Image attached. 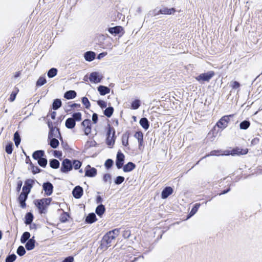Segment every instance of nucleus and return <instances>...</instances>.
<instances>
[{"mask_svg": "<svg viewBox=\"0 0 262 262\" xmlns=\"http://www.w3.org/2000/svg\"><path fill=\"white\" fill-rule=\"evenodd\" d=\"M97 90L101 96H104L110 92V89L108 87L102 85L98 86Z\"/></svg>", "mask_w": 262, "mask_h": 262, "instance_id": "obj_23", "label": "nucleus"}, {"mask_svg": "<svg viewBox=\"0 0 262 262\" xmlns=\"http://www.w3.org/2000/svg\"><path fill=\"white\" fill-rule=\"evenodd\" d=\"M105 211L104 205L102 204H99L96 208V213L100 217H101Z\"/></svg>", "mask_w": 262, "mask_h": 262, "instance_id": "obj_30", "label": "nucleus"}, {"mask_svg": "<svg viewBox=\"0 0 262 262\" xmlns=\"http://www.w3.org/2000/svg\"><path fill=\"white\" fill-rule=\"evenodd\" d=\"M200 205H201L200 203H196L193 205L192 208L191 209L190 212H189V213L188 214V217L193 216V215H194L196 213V212L198 211Z\"/></svg>", "mask_w": 262, "mask_h": 262, "instance_id": "obj_37", "label": "nucleus"}, {"mask_svg": "<svg viewBox=\"0 0 262 262\" xmlns=\"http://www.w3.org/2000/svg\"><path fill=\"white\" fill-rule=\"evenodd\" d=\"M121 229L116 228L105 233L100 241L99 248L105 251L111 247L112 243L114 242L115 238L119 235Z\"/></svg>", "mask_w": 262, "mask_h": 262, "instance_id": "obj_1", "label": "nucleus"}, {"mask_svg": "<svg viewBox=\"0 0 262 262\" xmlns=\"http://www.w3.org/2000/svg\"><path fill=\"white\" fill-rule=\"evenodd\" d=\"M124 180L123 176H117L114 180V183L116 185H120L124 182Z\"/></svg>", "mask_w": 262, "mask_h": 262, "instance_id": "obj_54", "label": "nucleus"}, {"mask_svg": "<svg viewBox=\"0 0 262 262\" xmlns=\"http://www.w3.org/2000/svg\"><path fill=\"white\" fill-rule=\"evenodd\" d=\"M53 155L55 157L60 159L62 156V152L59 150H54L53 152Z\"/></svg>", "mask_w": 262, "mask_h": 262, "instance_id": "obj_62", "label": "nucleus"}, {"mask_svg": "<svg viewBox=\"0 0 262 262\" xmlns=\"http://www.w3.org/2000/svg\"><path fill=\"white\" fill-rule=\"evenodd\" d=\"M83 193V189L82 187L78 185L75 186L72 190V194L74 198L79 199L81 198Z\"/></svg>", "mask_w": 262, "mask_h": 262, "instance_id": "obj_16", "label": "nucleus"}, {"mask_svg": "<svg viewBox=\"0 0 262 262\" xmlns=\"http://www.w3.org/2000/svg\"><path fill=\"white\" fill-rule=\"evenodd\" d=\"M81 102L86 108L89 109L90 107L91 103L86 97H83L81 99Z\"/></svg>", "mask_w": 262, "mask_h": 262, "instance_id": "obj_47", "label": "nucleus"}, {"mask_svg": "<svg viewBox=\"0 0 262 262\" xmlns=\"http://www.w3.org/2000/svg\"><path fill=\"white\" fill-rule=\"evenodd\" d=\"M71 118H73L75 122L80 121L82 119V114L80 112L74 113Z\"/></svg>", "mask_w": 262, "mask_h": 262, "instance_id": "obj_45", "label": "nucleus"}, {"mask_svg": "<svg viewBox=\"0 0 262 262\" xmlns=\"http://www.w3.org/2000/svg\"><path fill=\"white\" fill-rule=\"evenodd\" d=\"M34 219V216L32 212H27L25 216V223L28 225L32 223Z\"/></svg>", "mask_w": 262, "mask_h": 262, "instance_id": "obj_31", "label": "nucleus"}, {"mask_svg": "<svg viewBox=\"0 0 262 262\" xmlns=\"http://www.w3.org/2000/svg\"><path fill=\"white\" fill-rule=\"evenodd\" d=\"M25 247L28 251L32 250L35 247V240L34 239V236L30 238L28 241L26 242Z\"/></svg>", "mask_w": 262, "mask_h": 262, "instance_id": "obj_24", "label": "nucleus"}, {"mask_svg": "<svg viewBox=\"0 0 262 262\" xmlns=\"http://www.w3.org/2000/svg\"><path fill=\"white\" fill-rule=\"evenodd\" d=\"M28 194H27L24 192H21L18 198V200L20 204V206L23 208H24L26 207V201L28 198Z\"/></svg>", "mask_w": 262, "mask_h": 262, "instance_id": "obj_18", "label": "nucleus"}, {"mask_svg": "<svg viewBox=\"0 0 262 262\" xmlns=\"http://www.w3.org/2000/svg\"><path fill=\"white\" fill-rule=\"evenodd\" d=\"M72 169V160L67 158L63 160L61 163L60 171L63 173H67L71 171Z\"/></svg>", "mask_w": 262, "mask_h": 262, "instance_id": "obj_5", "label": "nucleus"}, {"mask_svg": "<svg viewBox=\"0 0 262 262\" xmlns=\"http://www.w3.org/2000/svg\"><path fill=\"white\" fill-rule=\"evenodd\" d=\"M114 111V109L113 106H108V107H106L103 111V114L107 117L110 118L112 116Z\"/></svg>", "mask_w": 262, "mask_h": 262, "instance_id": "obj_35", "label": "nucleus"}, {"mask_svg": "<svg viewBox=\"0 0 262 262\" xmlns=\"http://www.w3.org/2000/svg\"><path fill=\"white\" fill-rule=\"evenodd\" d=\"M13 144L12 142H8L5 146V151L7 154L10 155L13 151Z\"/></svg>", "mask_w": 262, "mask_h": 262, "instance_id": "obj_41", "label": "nucleus"}, {"mask_svg": "<svg viewBox=\"0 0 262 262\" xmlns=\"http://www.w3.org/2000/svg\"><path fill=\"white\" fill-rule=\"evenodd\" d=\"M84 57L87 61H92L96 57V53L93 51H87L84 54Z\"/></svg>", "mask_w": 262, "mask_h": 262, "instance_id": "obj_20", "label": "nucleus"}, {"mask_svg": "<svg viewBox=\"0 0 262 262\" xmlns=\"http://www.w3.org/2000/svg\"><path fill=\"white\" fill-rule=\"evenodd\" d=\"M37 163L40 166L45 168L46 167V166L47 165L48 160L45 156V157H43L42 158L38 159L37 160Z\"/></svg>", "mask_w": 262, "mask_h": 262, "instance_id": "obj_40", "label": "nucleus"}, {"mask_svg": "<svg viewBox=\"0 0 262 262\" xmlns=\"http://www.w3.org/2000/svg\"><path fill=\"white\" fill-rule=\"evenodd\" d=\"M30 167L32 169V172L34 174L39 173L41 171V169L38 166H34L33 164H31Z\"/></svg>", "mask_w": 262, "mask_h": 262, "instance_id": "obj_53", "label": "nucleus"}, {"mask_svg": "<svg viewBox=\"0 0 262 262\" xmlns=\"http://www.w3.org/2000/svg\"><path fill=\"white\" fill-rule=\"evenodd\" d=\"M69 217L68 213L64 212L60 216V221L61 223H66L68 221Z\"/></svg>", "mask_w": 262, "mask_h": 262, "instance_id": "obj_52", "label": "nucleus"}, {"mask_svg": "<svg viewBox=\"0 0 262 262\" xmlns=\"http://www.w3.org/2000/svg\"><path fill=\"white\" fill-rule=\"evenodd\" d=\"M13 141L15 143L16 146L18 147L21 142V138L18 131H16L14 134Z\"/></svg>", "mask_w": 262, "mask_h": 262, "instance_id": "obj_36", "label": "nucleus"}, {"mask_svg": "<svg viewBox=\"0 0 262 262\" xmlns=\"http://www.w3.org/2000/svg\"><path fill=\"white\" fill-rule=\"evenodd\" d=\"M45 157V151L43 150H37L33 152L32 154V158L36 160Z\"/></svg>", "mask_w": 262, "mask_h": 262, "instance_id": "obj_26", "label": "nucleus"}, {"mask_svg": "<svg viewBox=\"0 0 262 262\" xmlns=\"http://www.w3.org/2000/svg\"><path fill=\"white\" fill-rule=\"evenodd\" d=\"M248 149L247 148L243 149L238 147H236L230 151H228V153L227 155H231L232 156H240L246 155L248 153Z\"/></svg>", "mask_w": 262, "mask_h": 262, "instance_id": "obj_9", "label": "nucleus"}, {"mask_svg": "<svg viewBox=\"0 0 262 262\" xmlns=\"http://www.w3.org/2000/svg\"><path fill=\"white\" fill-rule=\"evenodd\" d=\"M34 182L35 181L33 179H27L25 181V184L24 186L23 187V190L21 192H24L27 194H28L30 192L31 189L32 188Z\"/></svg>", "mask_w": 262, "mask_h": 262, "instance_id": "obj_7", "label": "nucleus"}, {"mask_svg": "<svg viewBox=\"0 0 262 262\" xmlns=\"http://www.w3.org/2000/svg\"><path fill=\"white\" fill-rule=\"evenodd\" d=\"M240 85V83L237 81H234L231 84V86L233 89H236L238 88Z\"/></svg>", "mask_w": 262, "mask_h": 262, "instance_id": "obj_63", "label": "nucleus"}, {"mask_svg": "<svg viewBox=\"0 0 262 262\" xmlns=\"http://www.w3.org/2000/svg\"><path fill=\"white\" fill-rule=\"evenodd\" d=\"M97 221L96 214L94 213H89L85 219V223L92 224Z\"/></svg>", "mask_w": 262, "mask_h": 262, "instance_id": "obj_25", "label": "nucleus"}, {"mask_svg": "<svg viewBox=\"0 0 262 262\" xmlns=\"http://www.w3.org/2000/svg\"><path fill=\"white\" fill-rule=\"evenodd\" d=\"M76 125V122L73 118H68L65 122V126L68 129H73Z\"/></svg>", "mask_w": 262, "mask_h": 262, "instance_id": "obj_29", "label": "nucleus"}, {"mask_svg": "<svg viewBox=\"0 0 262 262\" xmlns=\"http://www.w3.org/2000/svg\"><path fill=\"white\" fill-rule=\"evenodd\" d=\"M26 252V250L23 246H19L16 251L17 254L20 256L24 255Z\"/></svg>", "mask_w": 262, "mask_h": 262, "instance_id": "obj_49", "label": "nucleus"}, {"mask_svg": "<svg viewBox=\"0 0 262 262\" xmlns=\"http://www.w3.org/2000/svg\"><path fill=\"white\" fill-rule=\"evenodd\" d=\"M56 127L51 128V129L49 130V134H48V138L51 137H56L58 136V134L56 132Z\"/></svg>", "mask_w": 262, "mask_h": 262, "instance_id": "obj_50", "label": "nucleus"}, {"mask_svg": "<svg viewBox=\"0 0 262 262\" xmlns=\"http://www.w3.org/2000/svg\"><path fill=\"white\" fill-rule=\"evenodd\" d=\"M77 96L76 92L74 90L67 91L64 94V98L70 100L75 98Z\"/></svg>", "mask_w": 262, "mask_h": 262, "instance_id": "obj_27", "label": "nucleus"}, {"mask_svg": "<svg viewBox=\"0 0 262 262\" xmlns=\"http://www.w3.org/2000/svg\"><path fill=\"white\" fill-rule=\"evenodd\" d=\"M103 181L104 182H109L110 184L112 183V176L110 173H105L103 175Z\"/></svg>", "mask_w": 262, "mask_h": 262, "instance_id": "obj_55", "label": "nucleus"}, {"mask_svg": "<svg viewBox=\"0 0 262 262\" xmlns=\"http://www.w3.org/2000/svg\"><path fill=\"white\" fill-rule=\"evenodd\" d=\"M50 166L53 169H57L59 167L60 163L56 159H52L49 161Z\"/></svg>", "mask_w": 262, "mask_h": 262, "instance_id": "obj_33", "label": "nucleus"}, {"mask_svg": "<svg viewBox=\"0 0 262 262\" xmlns=\"http://www.w3.org/2000/svg\"><path fill=\"white\" fill-rule=\"evenodd\" d=\"M130 231L129 230H126L123 232L122 236L124 238H128L130 236Z\"/></svg>", "mask_w": 262, "mask_h": 262, "instance_id": "obj_59", "label": "nucleus"}, {"mask_svg": "<svg viewBox=\"0 0 262 262\" xmlns=\"http://www.w3.org/2000/svg\"><path fill=\"white\" fill-rule=\"evenodd\" d=\"M215 73L212 71H208L207 73L200 74L195 77V79L200 83L205 81L208 82L214 76Z\"/></svg>", "mask_w": 262, "mask_h": 262, "instance_id": "obj_3", "label": "nucleus"}, {"mask_svg": "<svg viewBox=\"0 0 262 262\" xmlns=\"http://www.w3.org/2000/svg\"><path fill=\"white\" fill-rule=\"evenodd\" d=\"M108 31L110 34L115 36L119 35V36H121L124 34L123 29L120 26L108 28Z\"/></svg>", "mask_w": 262, "mask_h": 262, "instance_id": "obj_8", "label": "nucleus"}, {"mask_svg": "<svg viewBox=\"0 0 262 262\" xmlns=\"http://www.w3.org/2000/svg\"><path fill=\"white\" fill-rule=\"evenodd\" d=\"M97 104L102 108H106L107 106V103L104 100H99L97 102Z\"/></svg>", "mask_w": 262, "mask_h": 262, "instance_id": "obj_57", "label": "nucleus"}, {"mask_svg": "<svg viewBox=\"0 0 262 262\" xmlns=\"http://www.w3.org/2000/svg\"><path fill=\"white\" fill-rule=\"evenodd\" d=\"M102 79V76H100L97 72H92L89 76L90 81L95 83L100 82Z\"/></svg>", "mask_w": 262, "mask_h": 262, "instance_id": "obj_14", "label": "nucleus"}, {"mask_svg": "<svg viewBox=\"0 0 262 262\" xmlns=\"http://www.w3.org/2000/svg\"><path fill=\"white\" fill-rule=\"evenodd\" d=\"M17 256L15 254H9L6 257L5 262H14Z\"/></svg>", "mask_w": 262, "mask_h": 262, "instance_id": "obj_48", "label": "nucleus"}, {"mask_svg": "<svg viewBox=\"0 0 262 262\" xmlns=\"http://www.w3.org/2000/svg\"><path fill=\"white\" fill-rule=\"evenodd\" d=\"M97 143L95 141H88L86 143V146H88L89 147H95L97 145Z\"/></svg>", "mask_w": 262, "mask_h": 262, "instance_id": "obj_61", "label": "nucleus"}, {"mask_svg": "<svg viewBox=\"0 0 262 262\" xmlns=\"http://www.w3.org/2000/svg\"><path fill=\"white\" fill-rule=\"evenodd\" d=\"M53 188V184L49 181L46 182L42 184V189L47 196H50L52 194Z\"/></svg>", "mask_w": 262, "mask_h": 262, "instance_id": "obj_10", "label": "nucleus"}, {"mask_svg": "<svg viewBox=\"0 0 262 262\" xmlns=\"http://www.w3.org/2000/svg\"><path fill=\"white\" fill-rule=\"evenodd\" d=\"M47 82V80L45 76H40L37 80L36 85L37 86H41Z\"/></svg>", "mask_w": 262, "mask_h": 262, "instance_id": "obj_44", "label": "nucleus"}, {"mask_svg": "<svg viewBox=\"0 0 262 262\" xmlns=\"http://www.w3.org/2000/svg\"><path fill=\"white\" fill-rule=\"evenodd\" d=\"M136 164L132 162H129L125 165H123L122 168H123V170L125 172H128L133 170H134L136 168Z\"/></svg>", "mask_w": 262, "mask_h": 262, "instance_id": "obj_19", "label": "nucleus"}, {"mask_svg": "<svg viewBox=\"0 0 262 262\" xmlns=\"http://www.w3.org/2000/svg\"><path fill=\"white\" fill-rule=\"evenodd\" d=\"M141 105V101L139 99L134 100L131 103V108L133 110L138 109Z\"/></svg>", "mask_w": 262, "mask_h": 262, "instance_id": "obj_42", "label": "nucleus"}, {"mask_svg": "<svg viewBox=\"0 0 262 262\" xmlns=\"http://www.w3.org/2000/svg\"><path fill=\"white\" fill-rule=\"evenodd\" d=\"M57 72L58 70L56 68H52L48 71L47 76L50 78H53L57 75Z\"/></svg>", "mask_w": 262, "mask_h": 262, "instance_id": "obj_39", "label": "nucleus"}, {"mask_svg": "<svg viewBox=\"0 0 262 262\" xmlns=\"http://www.w3.org/2000/svg\"><path fill=\"white\" fill-rule=\"evenodd\" d=\"M114 164V161L111 159H107L104 163V166L107 169H110Z\"/></svg>", "mask_w": 262, "mask_h": 262, "instance_id": "obj_51", "label": "nucleus"}, {"mask_svg": "<svg viewBox=\"0 0 262 262\" xmlns=\"http://www.w3.org/2000/svg\"><path fill=\"white\" fill-rule=\"evenodd\" d=\"M48 144L50 145V146L53 148H57L59 145V141L54 137H51L50 138H48Z\"/></svg>", "mask_w": 262, "mask_h": 262, "instance_id": "obj_21", "label": "nucleus"}, {"mask_svg": "<svg viewBox=\"0 0 262 262\" xmlns=\"http://www.w3.org/2000/svg\"><path fill=\"white\" fill-rule=\"evenodd\" d=\"M35 205L37 207L39 210V212L40 214L46 213L47 206L45 205L41 199L35 200L34 201Z\"/></svg>", "mask_w": 262, "mask_h": 262, "instance_id": "obj_11", "label": "nucleus"}, {"mask_svg": "<svg viewBox=\"0 0 262 262\" xmlns=\"http://www.w3.org/2000/svg\"><path fill=\"white\" fill-rule=\"evenodd\" d=\"M42 201H43V202L44 203V204H45V205H46V206H48L51 201H52V198H43V199H41Z\"/></svg>", "mask_w": 262, "mask_h": 262, "instance_id": "obj_58", "label": "nucleus"}, {"mask_svg": "<svg viewBox=\"0 0 262 262\" xmlns=\"http://www.w3.org/2000/svg\"><path fill=\"white\" fill-rule=\"evenodd\" d=\"M134 137L138 140L139 148H140L141 146H143L144 143L143 134L141 131H138L135 133Z\"/></svg>", "mask_w": 262, "mask_h": 262, "instance_id": "obj_22", "label": "nucleus"}, {"mask_svg": "<svg viewBox=\"0 0 262 262\" xmlns=\"http://www.w3.org/2000/svg\"><path fill=\"white\" fill-rule=\"evenodd\" d=\"M62 105V102L60 99H55L53 100L52 108L54 110H57Z\"/></svg>", "mask_w": 262, "mask_h": 262, "instance_id": "obj_32", "label": "nucleus"}, {"mask_svg": "<svg viewBox=\"0 0 262 262\" xmlns=\"http://www.w3.org/2000/svg\"><path fill=\"white\" fill-rule=\"evenodd\" d=\"M74 258L73 256H70L66 257L62 262H73Z\"/></svg>", "mask_w": 262, "mask_h": 262, "instance_id": "obj_64", "label": "nucleus"}, {"mask_svg": "<svg viewBox=\"0 0 262 262\" xmlns=\"http://www.w3.org/2000/svg\"><path fill=\"white\" fill-rule=\"evenodd\" d=\"M173 190L170 186L165 187L161 192V198L163 199H167L170 195L173 193Z\"/></svg>", "mask_w": 262, "mask_h": 262, "instance_id": "obj_17", "label": "nucleus"}, {"mask_svg": "<svg viewBox=\"0 0 262 262\" xmlns=\"http://www.w3.org/2000/svg\"><path fill=\"white\" fill-rule=\"evenodd\" d=\"M31 234L30 233L26 231L24 232L20 238V242L22 244H25L26 242L28 241L30 238Z\"/></svg>", "mask_w": 262, "mask_h": 262, "instance_id": "obj_34", "label": "nucleus"}, {"mask_svg": "<svg viewBox=\"0 0 262 262\" xmlns=\"http://www.w3.org/2000/svg\"><path fill=\"white\" fill-rule=\"evenodd\" d=\"M234 115H225L222 117L216 123V126L222 129L225 128L229 122L231 118H232Z\"/></svg>", "mask_w": 262, "mask_h": 262, "instance_id": "obj_4", "label": "nucleus"}, {"mask_svg": "<svg viewBox=\"0 0 262 262\" xmlns=\"http://www.w3.org/2000/svg\"><path fill=\"white\" fill-rule=\"evenodd\" d=\"M250 125V122L249 120H244L241 122L239 127L241 129H247Z\"/></svg>", "mask_w": 262, "mask_h": 262, "instance_id": "obj_43", "label": "nucleus"}, {"mask_svg": "<svg viewBox=\"0 0 262 262\" xmlns=\"http://www.w3.org/2000/svg\"><path fill=\"white\" fill-rule=\"evenodd\" d=\"M18 92V89L17 88H16V91H14L11 93L9 99L10 102H13L15 99Z\"/></svg>", "mask_w": 262, "mask_h": 262, "instance_id": "obj_56", "label": "nucleus"}, {"mask_svg": "<svg viewBox=\"0 0 262 262\" xmlns=\"http://www.w3.org/2000/svg\"><path fill=\"white\" fill-rule=\"evenodd\" d=\"M140 125L145 130H147L149 127V122L145 117L141 118L139 121Z\"/></svg>", "mask_w": 262, "mask_h": 262, "instance_id": "obj_28", "label": "nucleus"}, {"mask_svg": "<svg viewBox=\"0 0 262 262\" xmlns=\"http://www.w3.org/2000/svg\"><path fill=\"white\" fill-rule=\"evenodd\" d=\"M92 121L94 124H96L97 123L98 121V117L97 114L94 113L92 115Z\"/></svg>", "mask_w": 262, "mask_h": 262, "instance_id": "obj_60", "label": "nucleus"}, {"mask_svg": "<svg viewBox=\"0 0 262 262\" xmlns=\"http://www.w3.org/2000/svg\"><path fill=\"white\" fill-rule=\"evenodd\" d=\"M124 160L125 156L124 154L120 150L118 151L115 162L116 166L118 169H121L123 167Z\"/></svg>", "mask_w": 262, "mask_h": 262, "instance_id": "obj_6", "label": "nucleus"}, {"mask_svg": "<svg viewBox=\"0 0 262 262\" xmlns=\"http://www.w3.org/2000/svg\"><path fill=\"white\" fill-rule=\"evenodd\" d=\"M176 11V9L174 8H168L166 7L160 9L157 12L156 10H154V15L156 16L159 14L170 15L173 14Z\"/></svg>", "mask_w": 262, "mask_h": 262, "instance_id": "obj_12", "label": "nucleus"}, {"mask_svg": "<svg viewBox=\"0 0 262 262\" xmlns=\"http://www.w3.org/2000/svg\"><path fill=\"white\" fill-rule=\"evenodd\" d=\"M97 173V170L88 165L85 168V177L93 178L95 177Z\"/></svg>", "mask_w": 262, "mask_h": 262, "instance_id": "obj_13", "label": "nucleus"}, {"mask_svg": "<svg viewBox=\"0 0 262 262\" xmlns=\"http://www.w3.org/2000/svg\"><path fill=\"white\" fill-rule=\"evenodd\" d=\"M81 125L84 128V134L88 136L91 132V121L89 119L84 120L81 122Z\"/></svg>", "mask_w": 262, "mask_h": 262, "instance_id": "obj_15", "label": "nucleus"}, {"mask_svg": "<svg viewBox=\"0 0 262 262\" xmlns=\"http://www.w3.org/2000/svg\"><path fill=\"white\" fill-rule=\"evenodd\" d=\"M115 133V129L111 127L110 124H108V128L106 132V143L110 147H112L115 144L116 140Z\"/></svg>", "mask_w": 262, "mask_h": 262, "instance_id": "obj_2", "label": "nucleus"}, {"mask_svg": "<svg viewBox=\"0 0 262 262\" xmlns=\"http://www.w3.org/2000/svg\"><path fill=\"white\" fill-rule=\"evenodd\" d=\"M72 168H74L75 170L79 169L82 165V162L76 159L72 160Z\"/></svg>", "mask_w": 262, "mask_h": 262, "instance_id": "obj_38", "label": "nucleus"}, {"mask_svg": "<svg viewBox=\"0 0 262 262\" xmlns=\"http://www.w3.org/2000/svg\"><path fill=\"white\" fill-rule=\"evenodd\" d=\"M128 138L129 134H124L122 137V143L124 146H127L128 145Z\"/></svg>", "mask_w": 262, "mask_h": 262, "instance_id": "obj_46", "label": "nucleus"}]
</instances>
